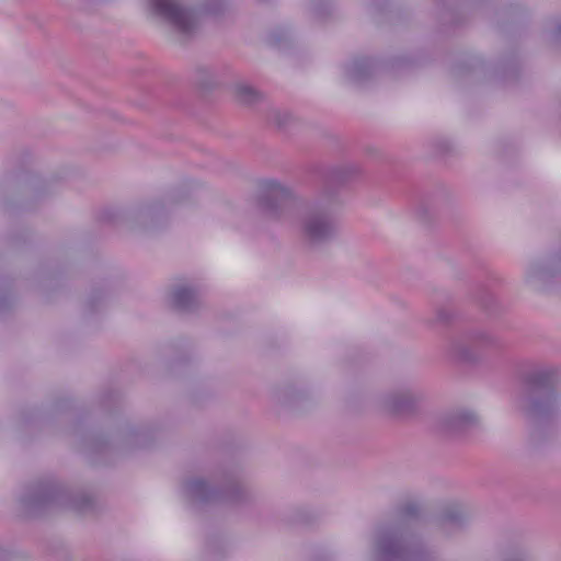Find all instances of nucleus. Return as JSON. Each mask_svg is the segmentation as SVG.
I'll return each mask as SVG.
<instances>
[{"label":"nucleus","instance_id":"f257e3e1","mask_svg":"<svg viewBox=\"0 0 561 561\" xmlns=\"http://www.w3.org/2000/svg\"><path fill=\"white\" fill-rule=\"evenodd\" d=\"M360 173L355 164L335 167L329 171L324 185L312 203L304 204L293 190L274 180L261 184L256 198L259 213L271 220L294 219L302 243L320 250L339 236L336 209L341 204L339 186Z\"/></svg>","mask_w":561,"mask_h":561},{"label":"nucleus","instance_id":"f03ea898","mask_svg":"<svg viewBox=\"0 0 561 561\" xmlns=\"http://www.w3.org/2000/svg\"><path fill=\"white\" fill-rule=\"evenodd\" d=\"M557 380L558 368L547 363H529L519 373L515 405L528 422L530 438L535 443L540 439L542 432L551 427L557 413Z\"/></svg>","mask_w":561,"mask_h":561},{"label":"nucleus","instance_id":"7ed1b4c3","mask_svg":"<svg viewBox=\"0 0 561 561\" xmlns=\"http://www.w3.org/2000/svg\"><path fill=\"white\" fill-rule=\"evenodd\" d=\"M421 507L416 503L401 506L396 517L380 525L374 539L375 561H421L426 551L415 538L413 526Z\"/></svg>","mask_w":561,"mask_h":561},{"label":"nucleus","instance_id":"20e7f679","mask_svg":"<svg viewBox=\"0 0 561 561\" xmlns=\"http://www.w3.org/2000/svg\"><path fill=\"white\" fill-rule=\"evenodd\" d=\"M21 504L28 514L36 515L50 506L87 512L93 507V500L83 492L75 494L57 481L47 480L28 485L21 496Z\"/></svg>","mask_w":561,"mask_h":561},{"label":"nucleus","instance_id":"39448f33","mask_svg":"<svg viewBox=\"0 0 561 561\" xmlns=\"http://www.w3.org/2000/svg\"><path fill=\"white\" fill-rule=\"evenodd\" d=\"M217 489H211L202 478L188 479L183 482V494L193 505L226 503L231 505L245 504L251 500L250 492L241 484L234 473L222 472L214 478Z\"/></svg>","mask_w":561,"mask_h":561},{"label":"nucleus","instance_id":"423d86ee","mask_svg":"<svg viewBox=\"0 0 561 561\" xmlns=\"http://www.w3.org/2000/svg\"><path fill=\"white\" fill-rule=\"evenodd\" d=\"M148 2L157 16L183 35L195 32L201 13L218 14L225 7L224 0H205L197 11L187 8L182 0H148Z\"/></svg>","mask_w":561,"mask_h":561},{"label":"nucleus","instance_id":"0eeeda50","mask_svg":"<svg viewBox=\"0 0 561 561\" xmlns=\"http://www.w3.org/2000/svg\"><path fill=\"white\" fill-rule=\"evenodd\" d=\"M497 345V339L483 329H472L462 336L450 342L448 353L457 362L474 363L481 356V351Z\"/></svg>","mask_w":561,"mask_h":561},{"label":"nucleus","instance_id":"6e6552de","mask_svg":"<svg viewBox=\"0 0 561 561\" xmlns=\"http://www.w3.org/2000/svg\"><path fill=\"white\" fill-rule=\"evenodd\" d=\"M478 424V417L474 413L457 410L442 415L436 425V430L446 436H458L465 434Z\"/></svg>","mask_w":561,"mask_h":561},{"label":"nucleus","instance_id":"1a4fd4ad","mask_svg":"<svg viewBox=\"0 0 561 561\" xmlns=\"http://www.w3.org/2000/svg\"><path fill=\"white\" fill-rule=\"evenodd\" d=\"M420 399L411 389L396 390L382 397L381 407L390 414L405 415L416 409Z\"/></svg>","mask_w":561,"mask_h":561},{"label":"nucleus","instance_id":"9d476101","mask_svg":"<svg viewBox=\"0 0 561 561\" xmlns=\"http://www.w3.org/2000/svg\"><path fill=\"white\" fill-rule=\"evenodd\" d=\"M561 270V256L553 255L543 261H535L526 271V282L539 286L549 282Z\"/></svg>","mask_w":561,"mask_h":561},{"label":"nucleus","instance_id":"9b49d317","mask_svg":"<svg viewBox=\"0 0 561 561\" xmlns=\"http://www.w3.org/2000/svg\"><path fill=\"white\" fill-rule=\"evenodd\" d=\"M164 207L161 202L144 204L135 209L133 216L145 229H153L164 218Z\"/></svg>","mask_w":561,"mask_h":561},{"label":"nucleus","instance_id":"f8f14e48","mask_svg":"<svg viewBox=\"0 0 561 561\" xmlns=\"http://www.w3.org/2000/svg\"><path fill=\"white\" fill-rule=\"evenodd\" d=\"M171 301L175 309L184 312L196 310L201 305L197 290L187 286H176L171 291Z\"/></svg>","mask_w":561,"mask_h":561},{"label":"nucleus","instance_id":"ddd939ff","mask_svg":"<svg viewBox=\"0 0 561 561\" xmlns=\"http://www.w3.org/2000/svg\"><path fill=\"white\" fill-rule=\"evenodd\" d=\"M346 76L354 83H363L375 73V65L369 58H357L346 66Z\"/></svg>","mask_w":561,"mask_h":561},{"label":"nucleus","instance_id":"4468645a","mask_svg":"<svg viewBox=\"0 0 561 561\" xmlns=\"http://www.w3.org/2000/svg\"><path fill=\"white\" fill-rule=\"evenodd\" d=\"M465 520L466 516L463 511L459 506L453 505L444 510L439 524L445 531H449L451 529L460 528Z\"/></svg>","mask_w":561,"mask_h":561},{"label":"nucleus","instance_id":"2eb2a0df","mask_svg":"<svg viewBox=\"0 0 561 561\" xmlns=\"http://www.w3.org/2000/svg\"><path fill=\"white\" fill-rule=\"evenodd\" d=\"M234 96L240 103L247 105H253L262 99V94L245 82H239L234 85Z\"/></svg>","mask_w":561,"mask_h":561},{"label":"nucleus","instance_id":"dca6fc26","mask_svg":"<svg viewBox=\"0 0 561 561\" xmlns=\"http://www.w3.org/2000/svg\"><path fill=\"white\" fill-rule=\"evenodd\" d=\"M290 119L291 116L288 112L280 111L278 108H273L268 115L270 123L274 124L278 128L286 127L289 124Z\"/></svg>","mask_w":561,"mask_h":561},{"label":"nucleus","instance_id":"f3484780","mask_svg":"<svg viewBox=\"0 0 561 561\" xmlns=\"http://www.w3.org/2000/svg\"><path fill=\"white\" fill-rule=\"evenodd\" d=\"M454 317V312L451 309L447 307H440L435 312V322L438 324L448 323Z\"/></svg>","mask_w":561,"mask_h":561},{"label":"nucleus","instance_id":"a211bd4d","mask_svg":"<svg viewBox=\"0 0 561 561\" xmlns=\"http://www.w3.org/2000/svg\"><path fill=\"white\" fill-rule=\"evenodd\" d=\"M481 300V304L482 306L485 308V309H492V306L495 301V298L493 297L492 294H489V293H485L483 294V296L480 298Z\"/></svg>","mask_w":561,"mask_h":561},{"label":"nucleus","instance_id":"6ab92c4d","mask_svg":"<svg viewBox=\"0 0 561 561\" xmlns=\"http://www.w3.org/2000/svg\"><path fill=\"white\" fill-rule=\"evenodd\" d=\"M553 41L559 44L561 43V22L558 23L557 28L553 33Z\"/></svg>","mask_w":561,"mask_h":561},{"label":"nucleus","instance_id":"aec40b11","mask_svg":"<svg viewBox=\"0 0 561 561\" xmlns=\"http://www.w3.org/2000/svg\"><path fill=\"white\" fill-rule=\"evenodd\" d=\"M8 301H9V297L7 295H4L3 297L0 296V310H2L5 307Z\"/></svg>","mask_w":561,"mask_h":561},{"label":"nucleus","instance_id":"412c9836","mask_svg":"<svg viewBox=\"0 0 561 561\" xmlns=\"http://www.w3.org/2000/svg\"><path fill=\"white\" fill-rule=\"evenodd\" d=\"M91 448H92L94 451H96V453H99V451H102V450H103L102 444H101V443H99V442H94V443L92 444Z\"/></svg>","mask_w":561,"mask_h":561},{"label":"nucleus","instance_id":"4be33fe9","mask_svg":"<svg viewBox=\"0 0 561 561\" xmlns=\"http://www.w3.org/2000/svg\"><path fill=\"white\" fill-rule=\"evenodd\" d=\"M138 436H139V433H136V437H137V438H138ZM137 445H139V446H140L141 444L137 442Z\"/></svg>","mask_w":561,"mask_h":561},{"label":"nucleus","instance_id":"5701e85b","mask_svg":"<svg viewBox=\"0 0 561 561\" xmlns=\"http://www.w3.org/2000/svg\"><path fill=\"white\" fill-rule=\"evenodd\" d=\"M0 561H2V560H0Z\"/></svg>","mask_w":561,"mask_h":561}]
</instances>
